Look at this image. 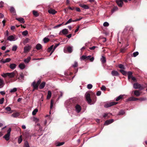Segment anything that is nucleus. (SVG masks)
I'll use <instances>...</instances> for the list:
<instances>
[{
	"label": "nucleus",
	"mask_w": 147,
	"mask_h": 147,
	"mask_svg": "<svg viewBox=\"0 0 147 147\" xmlns=\"http://www.w3.org/2000/svg\"><path fill=\"white\" fill-rule=\"evenodd\" d=\"M85 97L86 101L90 105L93 104L96 101V96L95 94L92 92L90 94L89 93H86Z\"/></svg>",
	"instance_id": "nucleus-1"
},
{
	"label": "nucleus",
	"mask_w": 147,
	"mask_h": 147,
	"mask_svg": "<svg viewBox=\"0 0 147 147\" xmlns=\"http://www.w3.org/2000/svg\"><path fill=\"white\" fill-rule=\"evenodd\" d=\"M41 82V80L40 79L38 80L37 82L35 81H34L32 83L31 86L33 87V88L32 90V92L34 91L35 90H37L38 88V86Z\"/></svg>",
	"instance_id": "nucleus-2"
},
{
	"label": "nucleus",
	"mask_w": 147,
	"mask_h": 147,
	"mask_svg": "<svg viewBox=\"0 0 147 147\" xmlns=\"http://www.w3.org/2000/svg\"><path fill=\"white\" fill-rule=\"evenodd\" d=\"M81 59L82 60H88L89 59L91 62H92L94 59L93 57H91V56H86L85 55H82L81 57Z\"/></svg>",
	"instance_id": "nucleus-3"
},
{
	"label": "nucleus",
	"mask_w": 147,
	"mask_h": 147,
	"mask_svg": "<svg viewBox=\"0 0 147 147\" xmlns=\"http://www.w3.org/2000/svg\"><path fill=\"white\" fill-rule=\"evenodd\" d=\"M7 76L10 78H13L15 76H16V75H18V72L16 71L11 73H7Z\"/></svg>",
	"instance_id": "nucleus-4"
},
{
	"label": "nucleus",
	"mask_w": 147,
	"mask_h": 147,
	"mask_svg": "<svg viewBox=\"0 0 147 147\" xmlns=\"http://www.w3.org/2000/svg\"><path fill=\"white\" fill-rule=\"evenodd\" d=\"M133 87L134 88L136 89H144L143 86L142 85L138 83H136L133 85Z\"/></svg>",
	"instance_id": "nucleus-5"
},
{
	"label": "nucleus",
	"mask_w": 147,
	"mask_h": 147,
	"mask_svg": "<svg viewBox=\"0 0 147 147\" xmlns=\"http://www.w3.org/2000/svg\"><path fill=\"white\" fill-rule=\"evenodd\" d=\"M117 102L113 101L106 104L105 105V107L107 108L112 106L115 105L117 104Z\"/></svg>",
	"instance_id": "nucleus-6"
},
{
	"label": "nucleus",
	"mask_w": 147,
	"mask_h": 147,
	"mask_svg": "<svg viewBox=\"0 0 147 147\" xmlns=\"http://www.w3.org/2000/svg\"><path fill=\"white\" fill-rule=\"evenodd\" d=\"M20 77L19 76L18 77V75H16V77L18 78V79L19 80V81H20V82H22V81L24 79V76L23 73H21L20 74Z\"/></svg>",
	"instance_id": "nucleus-7"
},
{
	"label": "nucleus",
	"mask_w": 147,
	"mask_h": 147,
	"mask_svg": "<svg viewBox=\"0 0 147 147\" xmlns=\"http://www.w3.org/2000/svg\"><path fill=\"white\" fill-rule=\"evenodd\" d=\"M116 2L118 6L120 7H122L123 4V0H116Z\"/></svg>",
	"instance_id": "nucleus-8"
},
{
	"label": "nucleus",
	"mask_w": 147,
	"mask_h": 147,
	"mask_svg": "<svg viewBox=\"0 0 147 147\" xmlns=\"http://www.w3.org/2000/svg\"><path fill=\"white\" fill-rule=\"evenodd\" d=\"M75 108L77 113L80 112L81 110V106L77 104L75 106Z\"/></svg>",
	"instance_id": "nucleus-9"
},
{
	"label": "nucleus",
	"mask_w": 147,
	"mask_h": 147,
	"mask_svg": "<svg viewBox=\"0 0 147 147\" xmlns=\"http://www.w3.org/2000/svg\"><path fill=\"white\" fill-rule=\"evenodd\" d=\"M114 121L113 119H109L105 121L104 125H108L111 123H112Z\"/></svg>",
	"instance_id": "nucleus-10"
},
{
	"label": "nucleus",
	"mask_w": 147,
	"mask_h": 147,
	"mask_svg": "<svg viewBox=\"0 0 147 147\" xmlns=\"http://www.w3.org/2000/svg\"><path fill=\"white\" fill-rule=\"evenodd\" d=\"M111 74L113 76H119V74L116 71L113 70L111 72Z\"/></svg>",
	"instance_id": "nucleus-11"
},
{
	"label": "nucleus",
	"mask_w": 147,
	"mask_h": 147,
	"mask_svg": "<svg viewBox=\"0 0 147 147\" xmlns=\"http://www.w3.org/2000/svg\"><path fill=\"white\" fill-rule=\"evenodd\" d=\"M31 48V47L30 46H28V47L26 46L24 47V52L25 53H26L29 52Z\"/></svg>",
	"instance_id": "nucleus-12"
},
{
	"label": "nucleus",
	"mask_w": 147,
	"mask_h": 147,
	"mask_svg": "<svg viewBox=\"0 0 147 147\" xmlns=\"http://www.w3.org/2000/svg\"><path fill=\"white\" fill-rule=\"evenodd\" d=\"M10 135L9 134H7L4 135L3 138H5L6 141H8L9 139Z\"/></svg>",
	"instance_id": "nucleus-13"
},
{
	"label": "nucleus",
	"mask_w": 147,
	"mask_h": 147,
	"mask_svg": "<svg viewBox=\"0 0 147 147\" xmlns=\"http://www.w3.org/2000/svg\"><path fill=\"white\" fill-rule=\"evenodd\" d=\"M134 95L137 97H138L139 96L140 94V92L137 90H135L134 91Z\"/></svg>",
	"instance_id": "nucleus-14"
},
{
	"label": "nucleus",
	"mask_w": 147,
	"mask_h": 147,
	"mask_svg": "<svg viewBox=\"0 0 147 147\" xmlns=\"http://www.w3.org/2000/svg\"><path fill=\"white\" fill-rule=\"evenodd\" d=\"M46 83L45 82H42L41 84L40 83L39 85V88L42 89L45 87Z\"/></svg>",
	"instance_id": "nucleus-15"
},
{
	"label": "nucleus",
	"mask_w": 147,
	"mask_h": 147,
	"mask_svg": "<svg viewBox=\"0 0 147 147\" xmlns=\"http://www.w3.org/2000/svg\"><path fill=\"white\" fill-rule=\"evenodd\" d=\"M15 38L13 35H10L7 37V40L10 41L14 40Z\"/></svg>",
	"instance_id": "nucleus-16"
},
{
	"label": "nucleus",
	"mask_w": 147,
	"mask_h": 147,
	"mask_svg": "<svg viewBox=\"0 0 147 147\" xmlns=\"http://www.w3.org/2000/svg\"><path fill=\"white\" fill-rule=\"evenodd\" d=\"M79 6L85 9H88L89 8V6L86 5L80 4Z\"/></svg>",
	"instance_id": "nucleus-17"
},
{
	"label": "nucleus",
	"mask_w": 147,
	"mask_h": 147,
	"mask_svg": "<svg viewBox=\"0 0 147 147\" xmlns=\"http://www.w3.org/2000/svg\"><path fill=\"white\" fill-rule=\"evenodd\" d=\"M16 20L20 22V23H24L25 22L24 19L21 18H16Z\"/></svg>",
	"instance_id": "nucleus-18"
},
{
	"label": "nucleus",
	"mask_w": 147,
	"mask_h": 147,
	"mask_svg": "<svg viewBox=\"0 0 147 147\" xmlns=\"http://www.w3.org/2000/svg\"><path fill=\"white\" fill-rule=\"evenodd\" d=\"M129 101H137L138 100V98H136L134 97H131L129 98Z\"/></svg>",
	"instance_id": "nucleus-19"
},
{
	"label": "nucleus",
	"mask_w": 147,
	"mask_h": 147,
	"mask_svg": "<svg viewBox=\"0 0 147 147\" xmlns=\"http://www.w3.org/2000/svg\"><path fill=\"white\" fill-rule=\"evenodd\" d=\"M19 115L20 114L19 113L16 112L12 114L11 116L14 117H18Z\"/></svg>",
	"instance_id": "nucleus-20"
},
{
	"label": "nucleus",
	"mask_w": 147,
	"mask_h": 147,
	"mask_svg": "<svg viewBox=\"0 0 147 147\" xmlns=\"http://www.w3.org/2000/svg\"><path fill=\"white\" fill-rule=\"evenodd\" d=\"M124 96V95H121L117 97L116 99V100L117 101H118L122 99L123 98Z\"/></svg>",
	"instance_id": "nucleus-21"
},
{
	"label": "nucleus",
	"mask_w": 147,
	"mask_h": 147,
	"mask_svg": "<svg viewBox=\"0 0 147 147\" xmlns=\"http://www.w3.org/2000/svg\"><path fill=\"white\" fill-rule=\"evenodd\" d=\"M61 32L63 35H67L68 34V30L66 29H64L61 31Z\"/></svg>",
	"instance_id": "nucleus-22"
},
{
	"label": "nucleus",
	"mask_w": 147,
	"mask_h": 147,
	"mask_svg": "<svg viewBox=\"0 0 147 147\" xmlns=\"http://www.w3.org/2000/svg\"><path fill=\"white\" fill-rule=\"evenodd\" d=\"M10 12L14 15H16V11L15 9L14 8L12 7H11L10 8Z\"/></svg>",
	"instance_id": "nucleus-23"
},
{
	"label": "nucleus",
	"mask_w": 147,
	"mask_h": 147,
	"mask_svg": "<svg viewBox=\"0 0 147 147\" xmlns=\"http://www.w3.org/2000/svg\"><path fill=\"white\" fill-rule=\"evenodd\" d=\"M16 66V64L12 63L10 64L9 65V67L11 69H14L15 68Z\"/></svg>",
	"instance_id": "nucleus-24"
},
{
	"label": "nucleus",
	"mask_w": 147,
	"mask_h": 147,
	"mask_svg": "<svg viewBox=\"0 0 147 147\" xmlns=\"http://www.w3.org/2000/svg\"><path fill=\"white\" fill-rule=\"evenodd\" d=\"M51 96V92L50 90L48 91L47 92V99H49Z\"/></svg>",
	"instance_id": "nucleus-25"
},
{
	"label": "nucleus",
	"mask_w": 147,
	"mask_h": 147,
	"mask_svg": "<svg viewBox=\"0 0 147 147\" xmlns=\"http://www.w3.org/2000/svg\"><path fill=\"white\" fill-rule=\"evenodd\" d=\"M19 67L20 69H23L25 68V65L24 63H21L19 65Z\"/></svg>",
	"instance_id": "nucleus-26"
},
{
	"label": "nucleus",
	"mask_w": 147,
	"mask_h": 147,
	"mask_svg": "<svg viewBox=\"0 0 147 147\" xmlns=\"http://www.w3.org/2000/svg\"><path fill=\"white\" fill-rule=\"evenodd\" d=\"M4 85L3 80L0 78V88H2Z\"/></svg>",
	"instance_id": "nucleus-27"
},
{
	"label": "nucleus",
	"mask_w": 147,
	"mask_h": 147,
	"mask_svg": "<svg viewBox=\"0 0 147 147\" xmlns=\"http://www.w3.org/2000/svg\"><path fill=\"white\" fill-rule=\"evenodd\" d=\"M42 48V45L40 43H38L36 46V48L38 50H39L41 49Z\"/></svg>",
	"instance_id": "nucleus-28"
},
{
	"label": "nucleus",
	"mask_w": 147,
	"mask_h": 147,
	"mask_svg": "<svg viewBox=\"0 0 147 147\" xmlns=\"http://www.w3.org/2000/svg\"><path fill=\"white\" fill-rule=\"evenodd\" d=\"M5 109L7 111H10V112L9 113H11L13 112V111L12 110H11L10 107H6L5 108Z\"/></svg>",
	"instance_id": "nucleus-29"
},
{
	"label": "nucleus",
	"mask_w": 147,
	"mask_h": 147,
	"mask_svg": "<svg viewBox=\"0 0 147 147\" xmlns=\"http://www.w3.org/2000/svg\"><path fill=\"white\" fill-rule=\"evenodd\" d=\"M100 61H101L102 63L104 64L106 61V58L104 56H102V58L100 59Z\"/></svg>",
	"instance_id": "nucleus-30"
},
{
	"label": "nucleus",
	"mask_w": 147,
	"mask_h": 147,
	"mask_svg": "<svg viewBox=\"0 0 147 147\" xmlns=\"http://www.w3.org/2000/svg\"><path fill=\"white\" fill-rule=\"evenodd\" d=\"M64 144V142H58L56 143L55 145L56 146H59L63 145Z\"/></svg>",
	"instance_id": "nucleus-31"
},
{
	"label": "nucleus",
	"mask_w": 147,
	"mask_h": 147,
	"mask_svg": "<svg viewBox=\"0 0 147 147\" xmlns=\"http://www.w3.org/2000/svg\"><path fill=\"white\" fill-rule=\"evenodd\" d=\"M127 75H128V78L129 80L132 76V72L131 71H129L127 73Z\"/></svg>",
	"instance_id": "nucleus-32"
},
{
	"label": "nucleus",
	"mask_w": 147,
	"mask_h": 147,
	"mask_svg": "<svg viewBox=\"0 0 147 147\" xmlns=\"http://www.w3.org/2000/svg\"><path fill=\"white\" fill-rule=\"evenodd\" d=\"M31 59V57H28L27 59L24 60V61L25 63H28Z\"/></svg>",
	"instance_id": "nucleus-33"
},
{
	"label": "nucleus",
	"mask_w": 147,
	"mask_h": 147,
	"mask_svg": "<svg viewBox=\"0 0 147 147\" xmlns=\"http://www.w3.org/2000/svg\"><path fill=\"white\" fill-rule=\"evenodd\" d=\"M120 72L124 76H126L127 74V72L126 71L122 69H121L120 70Z\"/></svg>",
	"instance_id": "nucleus-34"
},
{
	"label": "nucleus",
	"mask_w": 147,
	"mask_h": 147,
	"mask_svg": "<svg viewBox=\"0 0 147 147\" xmlns=\"http://www.w3.org/2000/svg\"><path fill=\"white\" fill-rule=\"evenodd\" d=\"M33 14L36 17H37L39 16V14L37 12L36 10H34L33 11Z\"/></svg>",
	"instance_id": "nucleus-35"
},
{
	"label": "nucleus",
	"mask_w": 147,
	"mask_h": 147,
	"mask_svg": "<svg viewBox=\"0 0 147 147\" xmlns=\"http://www.w3.org/2000/svg\"><path fill=\"white\" fill-rule=\"evenodd\" d=\"M49 12L50 13L52 14H55L56 12L55 10L54 9H50L49 10Z\"/></svg>",
	"instance_id": "nucleus-36"
},
{
	"label": "nucleus",
	"mask_w": 147,
	"mask_h": 147,
	"mask_svg": "<svg viewBox=\"0 0 147 147\" xmlns=\"http://www.w3.org/2000/svg\"><path fill=\"white\" fill-rule=\"evenodd\" d=\"M118 10V7L117 6H114L112 10H111L112 13H113L114 11H117Z\"/></svg>",
	"instance_id": "nucleus-37"
},
{
	"label": "nucleus",
	"mask_w": 147,
	"mask_h": 147,
	"mask_svg": "<svg viewBox=\"0 0 147 147\" xmlns=\"http://www.w3.org/2000/svg\"><path fill=\"white\" fill-rule=\"evenodd\" d=\"M118 67H119V68H120V69H125V67H124V66L123 64H119L118 65Z\"/></svg>",
	"instance_id": "nucleus-38"
},
{
	"label": "nucleus",
	"mask_w": 147,
	"mask_h": 147,
	"mask_svg": "<svg viewBox=\"0 0 147 147\" xmlns=\"http://www.w3.org/2000/svg\"><path fill=\"white\" fill-rule=\"evenodd\" d=\"M67 50L69 53H71L72 52V47H69L67 48Z\"/></svg>",
	"instance_id": "nucleus-39"
},
{
	"label": "nucleus",
	"mask_w": 147,
	"mask_h": 147,
	"mask_svg": "<svg viewBox=\"0 0 147 147\" xmlns=\"http://www.w3.org/2000/svg\"><path fill=\"white\" fill-rule=\"evenodd\" d=\"M38 111V109H35L32 112V114L33 115H36Z\"/></svg>",
	"instance_id": "nucleus-40"
},
{
	"label": "nucleus",
	"mask_w": 147,
	"mask_h": 147,
	"mask_svg": "<svg viewBox=\"0 0 147 147\" xmlns=\"http://www.w3.org/2000/svg\"><path fill=\"white\" fill-rule=\"evenodd\" d=\"M147 99L146 98L144 97H140L138 98V100L140 101H145Z\"/></svg>",
	"instance_id": "nucleus-41"
},
{
	"label": "nucleus",
	"mask_w": 147,
	"mask_h": 147,
	"mask_svg": "<svg viewBox=\"0 0 147 147\" xmlns=\"http://www.w3.org/2000/svg\"><path fill=\"white\" fill-rule=\"evenodd\" d=\"M49 39L48 38H45L44 39H43V40H44V42L45 43H46L47 42H49Z\"/></svg>",
	"instance_id": "nucleus-42"
},
{
	"label": "nucleus",
	"mask_w": 147,
	"mask_h": 147,
	"mask_svg": "<svg viewBox=\"0 0 147 147\" xmlns=\"http://www.w3.org/2000/svg\"><path fill=\"white\" fill-rule=\"evenodd\" d=\"M24 147H30L27 141H26L24 144Z\"/></svg>",
	"instance_id": "nucleus-43"
},
{
	"label": "nucleus",
	"mask_w": 147,
	"mask_h": 147,
	"mask_svg": "<svg viewBox=\"0 0 147 147\" xmlns=\"http://www.w3.org/2000/svg\"><path fill=\"white\" fill-rule=\"evenodd\" d=\"M125 113V111L124 110H121L120 111L119 113V114H118V115H123Z\"/></svg>",
	"instance_id": "nucleus-44"
},
{
	"label": "nucleus",
	"mask_w": 147,
	"mask_h": 147,
	"mask_svg": "<svg viewBox=\"0 0 147 147\" xmlns=\"http://www.w3.org/2000/svg\"><path fill=\"white\" fill-rule=\"evenodd\" d=\"M73 20L71 18H70L69 19V20L66 22L65 23V25H66L68 24L71 22H73Z\"/></svg>",
	"instance_id": "nucleus-45"
},
{
	"label": "nucleus",
	"mask_w": 147,
	"mask_h": 147,
	"mask_svg": "<svg viewBox=\"0 0 147 147\" xmlns=\"http://www.w3.org/2000/svg\"><path fill=\"white\" fill-rule=\"evenodd\" d=\"M28 34V31L27 30H25L23 32L22 34L23 35L26 36Z\"/></svg>",
	"instance_id": "nucleus-46"
},
{
	"label": "nucleus",
	"mask_w": 147,
	"mask_h": 147,
	"mask_svg": "<svg viewBox=\"0 0 147 147\" xmlns=\"http://www.w3.org/2000/svg\"><path fill=\"white\" fill-rule=\"evenodd\" d=\"M29 39L27 38L24 40L23 42V43L24 44L27 43L29 41Z\"/></svg>",
	"instance_id": "nucleus-47"
},
{
	"label": "nucleus",
	"mask_w": 147,
	"mask_h": 147,
	"mask_svg": "<svg viewBox=\"0 0 147 147\" xmlns=\"http://www.w3.org/2000/svg\"><path fill=\"white\" fill-rule=\"evenodd\" d=\"M139 53L138 51H136V52H134L133 53V56L134 57H136L138 55Z\"/></svg>",
	"instance_id": "nucleus-48"
},
{
	"label": "nucleus",
	"mask_w": 147,
	"mask_h": 147,
	"mask_svg": "<svg viewBox=\"0 0 147 147\" xmlns=\"http://www.w3.org/2000/svg\"><path fill=\"white\" fill-rule=\"evenodd\" d=\"M17 91V88H14L13 89L11 90L10 92L11 93L14 92H16Z\"/></svg>",
	"instance_id": "nucleus-49"
},
{
	"label": "nucleus",
	"mask_w": 147,
	"mask_h": 147,
	"mask_svg": "<svg viewBox=\"0 0 147 147\" xmlns=\"http://www.w3.org/2000/svg\"><path fill=\"white\" fill-rule=\"evenodd\" d=\"M7 73H3L1 74V76H3V77L5 78L7 76Z\"/></svg>",
	"instance_id": "nucleus-50"
},
{
	"label": "nucleus",
	"mask_w": 147,
	"mask_h": 147,
	"mask_svg": "<svg viewBox=\"0 0 147 147\" xmlns=\"http://www.w3.org/2000/svg\"><path fill=\"white\" fill-rule=\"evenodd\" d=\"M103 25L104 27H108L109 26V24L107 22H105L103 23Z\"/></svg>",
	"instance_id": "nucleus-51"
},
{
	"label": "nucleus",
	"mask_w": 147,
	"mask_h": 147,
	"mask_svg": "<svg viewBox=\"0 0 147 147\" xmlns=\"http://www.w3.org/2000/svg\"><path fill=\"white\" fill-rule=\"evenodd\" d=\"M92 87L93 86L91 84H88L87 86V88L89 89H91Z\"/></svg>",
	"instance_id": "nucleus-52"
},
{
	"label": "nucleus",
	"mask_w": 147,
	"mask_h": 147,
	"mask_svg": "<svg viewBox=\"0 0 147 147\" xmlns=\"http://www.w3.org/2000/svg\"><path fill=\"white\" fill-rule=\"evenodd\" d=\"M17 49V46H13V47H12V51H16Z\"/></svg>",
	"instance_id": "nucleus-53"
},
{
	"label": "nucleus",
	"mask_w": 147,
	"mask_h": 147,
	"mask_svg": "<svg viewBox=\"0 0 147 147\" xmlns=\"http://www.w3.org/2000/svg\"><path fill=\"white\" fill-rule=\"evenodd\" d=\"M59 45V43H56L55 44V46L54 47L53 50H55V49L57 48V47H58Z\"/></svg>",
	"instance_id": "nucleus-54"
},
{
	"label": "nucleus",
	"mask_w": 147,
	"mask_h": 147,
	"mask_svg": "<svg viewBox=\"0 0 147 147\" xmlns=\"http://www.w3.org/2000/svg\"><path fill=\"white\" fill-rule=\"evenodd\" d=\"M78 64L77 62H75L74 64L73 65V66L74 67H76L78 66Z\"/></svg>",
	"instance_id": "nucleus-55"
},
{
	"label": "nucleus",
	"mask_w": 147,
	"mask_h": 147,
	"mask_svg": "<svg viewBox=\"0 0 147 147\" xmlns=\"http://www.w3.org/2000/svg\"><path fill=\"white\" fill-rule=\"evenodd\" d=\"M11 131V128H9L8 130H7V134H9L10 135V133Z\"/></svg>",
	"instance_id": "nucleus-56"
},
{
	"label": "nucleus",
	"mask_w": 147,
	"mask_h": 147,
	"mask_svg": "<svg viewBox=\"0 0 147 147\" xmlns=\"http://www.w3.org/2000/svg\"><path fill=\"white\" fill-rule=\"evenodd\" d=\"M131 79H132V80L134 82H137V80H136V78L135 77H133V76H131Z\"/></svg>",
	"instance_id": "nucleus-57"
},
{
	"label": "nucleus",
	"mask_w": 147,
	"mask_h": 147,
	"mask_svg": "<svg viewBox=\"0 0 147 147\" xmlns=\"http://www.w3.org/2000/svg\"><path fill=\"white\" fill-rule=\"evenodd\" d=\"M62 24H63V23L62 24H59L58 25H57L55 26H54V28H58V27H60L61 26H62Z\"/></svg>",
	"instance_id": "nucleus-58"
},
{
	"label": "nucleus",
	"mask_w": 147,
	"mask_h": 147,
	"mask_svg": "<svg viewBox=\"0 0 147 147\" xmlns=\"http://www.w3.org/2000/svg\"><path fill=\"white\" fill-rule=\"evenodd\" d=\"M4 101V98H3L0 99V104H3Z\"/></svg>",
	"instance_id": "nucleus-59"
},
{
	"label": "nucleus",
	"mask_w": 147,
	"mask_h": 147,
	"mask_svg": "<svg viewBox=\"0 0 147 147\" xmlns=\"http://www.w3.org/2000/svg\"><path fill=\"white\" fill-rule=\"evenodd\" d=\"M125 51V48H121L120 49V52L122 53H124Z\"/></svg>",
	"instance_id": "nucleus-60"
},
{
	"label": "nucleus",
	"mask_w": 147,
	"mask_h": 147,
	"mask_svg": "<svg viewBox=\"0 0 147 147\" xmlns=\"http://www.w3.org/2000/svg\"><path fill=\"white\" fill-rule=\"evenodd\" d=\"M101 90H106V88L104 86H102V87H101Z\"/></svg>",
	"instance_id": "nucleus-61"
},
{
	"label": "nucleus",
	"mask_w": 147,
	"mask_h": 147,
	"mask_svg": "<svg viewBox=\"0 0 147 147\" xmlns=\"http://www.w3.org/2000/svg\"><path fill=\"white\" fill-rule=\"evenodd\" d=\"M22 140L21 138H19L18 139V143L20 144L22 141Z\"/></svg>",
	"instance_id": "nucleus-62"
},
{
	"label": "nucleus",
	"mask_w": 147,
	"mask_h": 147,
	"mask_svg": "<svg viewBox=\"0 0 147 147\" xmlns=\"http://www.w3.org/2000/svg\"><path fill=\"white\" fill-rule=\"evenodd\" d=\"M101 93V92L100 91H98L96 93V95L97 96H99Z\"/></svg>",
	"instance_id": "nucleus-63"
},
{
	"label": "nucleus",
	"mask_w": 147,
	"mask_h": 147,
	"mask_svg": "<svg viewBox=\"0 0 147 147\" xmlns=\"http://www.w3.org/2000/svg\"><path fill=\"white\" fill-rule=\"evenodd\" d=\"M53 50V49L51 48L50 47H49L47 49V51L49 52H50L51 51Z\"/></svg>",
	"instance_id": "nucleus-64"
}]
</instances>
